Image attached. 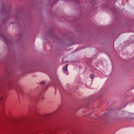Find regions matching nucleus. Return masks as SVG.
<instances>
[{"label":"nucleus","mask_w":134,"mask_h":134,"mask_svg":"<svg viewBox=\"0 0 134 134\" xmlns=\"http://www.w3.org/2000/svg\"><path fill=\"white\" fill-rule=\"evenodd\" d=\"M64 72L67 75L68 74V72L67 71V66H66L63 67Z\"/></svg>","instance_id":"f257e3e1"},{"label":"nucleus","mask_w":134,"mask_h":134,"mask_svg":"<svg viewBox=\"0 0 134 134\" xmlns=\"http://www.w3.org/2000/svg\"><path fill=\"white\" fill-rule=\"evenodd\" d=\"M93 77L94 76L93 74H91L90 76V77L91 79L93 78Z\"/></svg>","instance_id":"f03ea898"},{"label":"nucleus","mask_w":134,"mask_h":134,"mask_svg":"<svg viewBox=\"0 0 134 134\" xmlns=\"http://www.w3.org/2000/svg\"><path fill=\"white\" fill-rule=\"evenodd\" d=\"M40 84L42 85H44L45 83L44 82H42L40 83Z\"/></svg>","instance_id":"7ed1b4c3"},{"label":"nucleus","mask_w":134,"mask_h":134,"mask_svg":"<svg viewBox=\"0 0 134 134\" xmlns=\"http://www.w3.org/2000/svg\"><path fill=\"white\" fill-rule=\"evenodd\" d=\"M3 99V98L2 97H0V101H2V100Z\"/></svg>","instance_id":"20e7f679"}]
</instances>
